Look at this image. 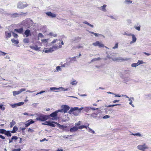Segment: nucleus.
I'll use <instances>...</instances> for the list:
<instances>
[{
	"instance_id": "38",
	"label": "nucleus",
	"mask_w": 151,
	"mask_h": 151,
	"mask_svg": "<svg viewBox=\"0 0 151 151\" xmlns=\"http://www.w3.org/2000/svg\"><path fill=\"white\" fill-rule=\"evenodd\" d=\"M84 128L87 129V127L86 126H85V125H82V126H79L78 127V129H82Z\"/></svg>"
},
{
	"instance_id": "32",
	"label": "nucleus",
	"mask_w": 151,
	"mask_h": 151,
	"mask_svg": "<svg viewBox=\"0 0 151 151\" xmlns=\"http://www.w3.org/2000/svg\"><path fill=\"white\" fill-rule=\"evenodd\" d=\"M84 24H87V25H88L90 27H91L92 28H93V25L91 24L90 23H89L88 22H87L86 21H85L84 22H83Z\"/></svg>"
},
{
	"instance_id": "9",
	"label": "nucleus",
	"mask_w": 151,
	"mask_h": 151,
	"mask_svg": "<svg viewBox=\"0 0 151 151\" xmlns=\"http://www.w3.org/2000/svg\"><path fill=\"white\" fill-rule=\"evenodd\" d=\"M137 148L140 150H144L147 148L145 145V144H144L143 145H140L137 146Z\"/></svg>"
},
{
	"instance_id": "47",
	"label": "nucleus",
	"mask_w": 151,
	"mask_h": 151,
	"mask_svg": "<svg viewBox=\"0 0 151 151\" xmlns=\"http://www.w3.org/2000/svg\"><path fill=\"white\" fill-rule=\"evenodd\" d=\"M138 65L137 64V63H133V64H132L131 65L132 67H136L137 66H138Z\"/></svg>"
},
{
	"instance_id": "42",
	"label": "nucleus",
	"mask_w": 151,
	"mask_h": 151,
	"mask_svg": "<svg viewBox=\"0 0 151 151\" xmlns=\"http://www.w3.org/2000/svg\"><path fill=\"white\" fill-rule=\"evenodd\" d=\"M6 54V53L1 51L0 50V56H4Z\"/></svg>"
},
{
	"instance_id": "33",
	"label": "nucleus",
	"mask_w": 151,
	"mask_h": 151,
	"mask_svg": "<svg viewBox=\"0 0 151 151\" xmlns=\"http://www.w3.org/2000/svg\"><path fill=\"white\" fill-rule=\"evenodd\" d=\"M4 134L8 136H9V137H11V134L9 131H6V132H5V133H4Z\"/></svg>"
},
{
	"instance_id": "7",
	"label": "nucleus",
	"mask_w": 151,
	"mask_h": 151,
	"mask_svg": "<svg viewBox=\"0 0 151 151\" xmlns=\"http://www.w3.org/2000/svg\"><path fill=\"white\" fill-rule=\"evenodd\" d=\"M92 44L95 46H99V47H104V45L99 41H96V42L93 43Z\"/></svg>"
},
{
	"instance_id": "25",
	"label": "nucleus",
	"mask_w": 151,
	"mask_h": 151,
	"mask_svg": "<svg viewBox=\"0 0 151 151\" xmlns=\"http://www.w3.org/2000/svg\"><path fill=\"white\" fill-rule=\"evenodd\" d=\"M70 65V63L69 62H66L63 64L61 65L60 67H65L67 66Z\"/></svg>"
},
{
	"instance_id": "43",
	"label": "nucleus",
	"mask_w": 151,
	"mask_h": 151,
	"mask_svg": "<svg viewBox=\"0 0 151 151\" xmlns=\"http://www.w3.org/2000/svg\"><path fill=\"white\" fill-rule=\"evenodd\" d=\"M44 37L43 35L41 33H39L38 35V40H39V38H42Z\"/></svg>"
},
{
	"instance_id": "5",
	"label": "nucleus",
	"mask_w": 151,
	"mask_h": 151,
	"mask_svg": "<svg viewBox=\"0 0 151 151\" xmlns=\"http://www.w3.org/2000/svg\"><path fill=\"white\" fill-rule=\"evenodd\" d=\"M31 21L29 20H25L22 22V24L27 28H29L30 25V23Z\"/></svg>"
},
{
	"instance_id": "8",
	"label": "nucleus",
	"mask_w": 151,
	"mask_h": 151,
	"mask_svg": "<svg viewBox=\"0 0 151 151\" xmlns=\"http://www.w3.org/2000/svg\"><path fill=\"white\" fill-rule=\"evenodd\" d=\"M61 107L64 113H66L70 109V107L66 105H63L61 106Z\"/></svg>"
},
{
	"instance_id": "59",
	"label": "nucleus",
	"mask_w": 151,
	"mask_h": 151,
	"mask_svg": "<svg viewBox=\"0 0 151 151\" xmlns=\"http://www.w3.org/2000/svg\"><path fill=\"white\" fill-rule=\"evenodd\" d=\"M110 116L108 115H106L103 116V118L104 119H106L110 118Z\"/></svg>"
},
{
	"instance_id": "50",
	"label": "nucleus",
	"mask_w": 151,
	"mask_h": 151,
	"mask_svg": "<svg viewBox=\"0 0 151 151\" xmlns=\"http://www.w3.org/2000/svg\"><path fill=\"white\" fill-rule=\"evenodd\" d=\"M145 63L142 60H138L137 62L138 65H139L141 64L144 63Z\"/></svg>"
},
{
	"instance_id": "51",
	"label": "nucleus",
	"mask_w": 151,
	"mask_h": 151,
	"mask_svg": "<svg viewBox=\"0 0 151 151\" xmlns=\"http://www.w3.org/2000/svg\"><path fill=\"white\" fill-rule=\"evenodd\" d=\"M129 101H130V102L129 103V104L130 105H131L133 107H134V105L132 104V100L131 99H129Z\"/></svg>"
},
{
	"instance_id": "58",
	"label": "nucleus",
	"mask_w": 151,
	"mask_h": 151,
	"mask_svg": "<svg viewBox=\"0 0 151 151\" xmlns=\"http://www.w3.org/2000/svg\"><path fill=\"white\" fill-rule=\"evenodd\" d=\"M28 132H29L33 133L34 131L33 129L29 128L28 129Z\"/></svg>"
},
{
	"instance_id": "19",
	"label": "nucleus",
	"mask_w": 151,
	"mask_h": 151,
	"mask_svg": "<svg viewBox=\"0 0 151 151\" xmlns=\"http://www.w3.org/2000/svg\"><path fill=\"white\" fill-rule=\"evenodd\" d=\"M27 123L25 124V127H27L30 125V124L33 123L34 121L32 119L29 120L27 122Z\"/></svg>"
},
{
	"instance_id": "23",
	"label": "nucleus",
	"mask_w": 151,
	"mask_h": 151,
	"mask_svg": "<svg viewBox=\"0 0 151 151\" xmlns=\"http://www.w3.org/2000/svg\"><path fill=\"white\" fill-rule=\"evenodd\" d=\"M14 31L20 34H21L23 32V28H21L20 29H14Z\"/></svg>"
},
{
	"instance_id": "15",
	"label": "nucleus",
	"mask_w": 151,
	"mask_h": 151,
	"mask_svg": "<svg viewBox=\"0 0 151 151\" xmlns=\"http://www.w3.org/2000/svg\"><path fill=\"white\" fill-rule=\"evenodd\" d=\"M130 36H132V40L130 42V43L132 44L135 42L137 40V38L133 34H131Z\"/></svg>"
},
{
	"instance_id": "37",
	"label": "nucleus",
	"mask_w": 151,
	"mask_h": 151,
	"mask_svg": "<svg viewBox=\"0 0 151 151\" xmlns=\"http://www.w3.org/2000/svg\"><path fill=\"white\" fill-rule=\"evenodd\" d=\"M23 42L24 43H28L29 42V40L28 38H26L23 40Z\"/></svg>"
},
{
	"instance_id": "29",
	"label": "nucleus",
	"mask_w": 151,
	"mask_h": 151,
	"mask_svg": "<svg viewBox=\"0 0 151 151\" xmlns=\"http://www.w3.org/2000/svg\"><path fill=\"white\" fill-rule=\"evenodd\" d=\"M11 41L12 43L15 44H17L19 43V42L17 40H15L13 39L11 40Z\"/></svg>"
},
{
	"instance_id": "3",
	"label": "nucleus",
	"mask_w": 151,
	"mask_h": 151,
	"mask_svg": "<svg viewBox=\"0 0 151 151\" xmlns=\"http://www.w3.org/2000/svg\"><path fill=\"white\" fill-rule=\"evenodd\" d=\"M28 6L26 2L19 1L17 4V7L20 9H23L27 7Z\"/></svg>"
},
{
	"instance_id": "22",
	"label": "nucleus",
	"mask_w": 151,
	"mask_h": 151,
	"mask_svg": "<svg viewBox=\"0 0 151 151\" xmlns=\"http://www.w3.org/2000/svg\"><path fill=\"white\" fill-rule=\"evenodd\" d=\"M30 48L32 49L35 50L37 51L39 50L40 47H38L37 45H35V46H31L30 47Z\"/></svg>"
},
{
	"instance_id": "64",
	"label": "nucleus",
	"mask_w": 151,
	"mask_h": 151,
	"mask_svg": "<svg viewBox=\"0 0 151 151\" xmlns=\"http://www.w3.org/2000/svg\"><path fill=\"white\" fill-rule=\"evenodd\" d=\"M18 139V137L16 136H13L12 138V140L15 139L17 140Z\"/></svg>"
},
{
	"instance_id": "6",
	"label": "nucleus",
	"mask_w": 151,
	"mask_h": 151,
	"mask_svg": "<svg viewBox=\"0 0 151 151\" xmlns=\"http://www.w3.org/2000/svg\"><path fill=\"white\" fill-rule=\"evenodd\" d=\"M26 89L25 88H23L20 89L18 91H13V95L15 96L16 95H18L21 93L22 92L26 91Z\"/></svg>"
},
{
	"instance_id": "2",
	"label": "nucleus",
	"mask_w": 151,
	"mask_h": 151,
	"mask_svg": "<svg viewBox=\"0 0 151 151\" xmlns=\"http://www.w3.org/2000/svg\"><path fill=\"white\" fill-rule=\"evenodd\" d=\"M107 57L109 59H111L114 61H127L129 60V59L127 58H123L121 57L111 58L109 55H107Z\"/></svg>"
},
{
	"instance_id": "12",
	"label": "nucleus",
	"mask_w": 151,
	"mask_h": 151,
	"mask_svg": "<svg viewBox=\"0 0 151 151\" xmlns=\"http://www.w3.org/2000/svg\"><path fill=\"white\" fill-rule=\"evenodd\" d=\"M24 102H23L15 103L14 104L11 105V106L13 108L17 107V106H20L23 105Z\"/></svg>"
},
{
	"instance_id": "13",
	"label": "nucleus",
	"mask_w": 151,
	"mask_h": 151,
	"mask_svg": "<svg viewBox=\"0 0 151 151\" xmlns=\"http://www.w3.org/2000/svg\"><path fill=\"white\" fill-rule=\"evenodd\" d=\"M106 6L107 5H106L104 4L102 6L99 7L98 9H99L105 12L106 11Z\"/></svg>"
},
{
	"instance_id": "1",
	"label": "nucleus",
	"mask_w": 151,
	"mask_h": 151,
	"mask_svg": "<svg viewBox=\"0 0 151 151\" xmlns=\"http://www.w3.org/2000/svg\"><path fill=\"white\" fill-rule=\"evenodd\" d=\"M81 110H80V108L78 107H75L74 108H71L70 110L68 111L69 114H73L75 116L79 115L80 113Z\"/></svg>"
},
{
	"instance_id": "41",
	"label": "nucleus",
	"mask_w": 151,
	"mask_h": 151,
	"mask_svg": "<svg viewBox=\"0 0 151 151\" xmlns=\"http://www.w3.org/2000/svg\"><path fill=\"white\" fill-rule=\"evenodd\" d=\"M88 129H89V130H88V131L89 132H91V133H93V134H94L95 133V132L93 130H92L91 128H90L88 127Z\"/></svg>"
},
{
	"instance_id": "14",
	"label": "nucleus",
	"mask_w": 151,
	"mask_h": 151,
	"mask_svg": "<svg viewBox=\"0 0 151 151\" xmlns=\"http://www.w3.org/2000/svg\"><path fill=\"white\" fill-rule=\"evenodd\" d=\"M55 124H57L58 126L60 129H62L64 130H65L67 128V127L66 126H63L61 125L60 124L58 123L57 122L55 123Z\"/></svg>"
},
{
	"instance_id": "11",
	"label": "nucleus",
	"mask_w": 151,
	"mask_h": 151,
	"mask_svg": "<svg viewBox=\"0 0 151 151\" xmlns=\"http://www.w3.org/2000/svg\"><path fill=\"white\" fill-rule=\"evenodd\" d=\"M25 14L26 13H23L22 12L20 13V14H18L17 13L13 14H10V16L12 18H15L19 17L20 15H22Z\"/></svg>"
},
{
	"instance_id": "36",
	"label": "nucleus",
	"mask_w": 151,
	"mask_h": 151,
	"mask_svg": "<svg viewBox=\"0 0 151 151\" xmlns=\"http://www.w3.org/2000/svg\"><path fill=\"white\" fill-rule=\"evenodd\" d=\"M120 105V104H114V105H110L108 106L105 105V107H114L115 106H117V105Z\"/></svg>"
},
{
	"instance_id": "45",
	"label": "nucleus",
	"mask_w": 151,
	"mask_h": 151,
	"mask_svg": "<svg viewBox=\"0 0 151 151\" xmlns=\"http://www.w3.org/2000/svg\"><path fill=\"white\" fill-rule=\"evenodd\" d=\"M77 82L75 80H74L70 83L71 84L73 85H76L77 83Z\"/></svg>"
},
{
	"instance_id": "63",
	"label": "nucleus",
	"mask_w": 151,
	"mask_h": 151,
	"mask_svg": "<svg viewBox=\"0 0 151 151\" xmlns=\"http://www.w3.org/2000/svg\"><path fill=\"white\" fill-rule=\"evenodd\" d=\"M56 111L57 113L59 112H63V111L62 109H61L58 110Z\"/></svg>"
},
{
	"instance_id": "39",
	"label": "nucleus",
	"mask_w": 151,
	"mask_h": 151,
	"mask_svg": "<svg viewBox=\"0 0 151 151\" xmlns=\"http://www.w3.org/2000/svg\"><path fill=\"white\" fill-rule=\"evenodd\" d=\"M132 135L134 136H137L139 137H142V135L140 134L139 133H137L135 134H132Z\"/></svg>"
},
{
	"instance_id": "20",
	"label": "nucleus",
	"mask_w": 151,
	"mask_h": 151,
	"mask_svg": "<svg viewBox=\"0 0 151 151\" xmlns=\"http://www.w3.org/2000/svg\"><path fill=\"white\" fill-rule=\"evenodd\" d=\"M83 109L85 111L87 112L89 111L90 110V107H81L80 108V110H81L82 109Z\"/></svg>"
},
{
	"instance_id": "55",
	"label": "nucleus",
	"mask_w": 151,
	"mask_h": 151,
	"mask_svg": "<svg viewBox=\"0 0 151 151\" xmlns=\"http://www.w3.org/2000/svg\"><path fill=\"white\" fill-rule=\"evenodd\" d=\"M0 109H1V110L4 111L5 109V108L2 105H0Z\"/></svg>"
},
{
	"instance_id": "56",
	"label": "nucleus",
	"mask_w": 151,
	"mask_h": 151,
	"mask_svg": "<svg viewBox=\"0 0 151 151\" xmlns=\"http://www.w3.org/2000/svg\"><path fill=\"white\" fill-rule=\"evenodd\" d=\"M77 40V39L76 38H73L70 40V41L72 42H73L74 41H76Z\"/></svg>"
},
{
	"instance_id": "54",
	"label": "nucleus",
	"mask_w": 151,
	"mask_h": 151,
	"mask_svg": "<svg viewBox=\"0 0 151 151\" xmlns=\"http://www.w3.org/2000/svg\"><path fill=\"white\" fill-rule=\"evenodd\" d=\"M49 121H46L44 123H42V124L43 125H48L49 123Z\"/></svg>"
},
{
	"instance_id": "18",
	"label": "nucleus",
	"mask_w": 151,
	"mask_h": 151,
	"mask_svg": "<svg viewBox=\"0 0 151 151\" xmlns=\"http://www.w3.org/2000/svg\"><path fill=\"white\" fill-rule=\"evenodd\" d=\"M24 34L25 35L26 37L31 35L30 31L29 29H26L25 31Z\"/></svg>"
},
{
	"instance_id": "17",
	"label": "nucleus",
	"mask_w": 151,
	"mask_h": 151,
	"mask_svg": "<svg viewBox=\"0 0 151 151\" xmlns=\"http://www.w3.org/2000/svg\"><path fill=\"white\" fill-rule=\"evenodd\" d=\"M46 14L48 16L52 17H55L56 16V14L52 13L51 12H48L46 13Z\"/></svg>"
},
{
	"instance_id": "48",
	"label": "nucleus",
	"mask_w": 151,
	"mask_h": 151,
	"mask_svg": "<svg viewBox=\"0 0 151 151\" xmlns=\"http://www.w3.org/2000/svg\"><path fill=\"white\" fill-rule=\"evenodd\" d=\"M49 35L54 37H56L57 36V35L56 34L52 32H50L49 33Z\"/></svg>"
},
{
	"instance_id": "40",
	"label": "nucleus",
	"mask_w": 151,
	"mask_h": 151,
	"mask_svg": "<svg viewBox=\"0 0 151 151\" xmlns=\"http://www.w3.org/2000/svg\"><path fill=\"white\" fill-rule=\"evenodd\" d=\"M15 124V122L13 120H12V122L10 123V127H12Z\"/></svg>"
},
{
	"instance_id": "57",
	"label": "nucleus",
	"mask_w": 151,
	"mask_h": 151,
	"mask_svg": "<svg viewBox=\"0 0 151 151\" xmlns=\"http://www.w3.org/2000/svg\"><path fill=\"white\" fill-rule=\"evenodd\" d=\"M71 60V61H76V57H75L73 58H69Z\"/></svg>"
},
{
	"instance_id": "21",
	"label": "nucleus",
	"mask_w": 151,
	"mask_h": 151,
	"mask_svg": "<svg viewBox=\"0 0 151 151\" xmlns=\"http://www.w3.org/2000/svg\"><path fill=\"white\" fill-rule=\"evenodd\" d=\"M78 128L77 127L74 126L73 127V128H71L70 129V132H75L77 131V130H78Z\"/></svg>"
},
{
	"instance_id": "49",
	"label": "nucleus",
	"mask_w": 151,
	"mask_h": 151,
	"mask_svg": "<svg viewBox=\"0 0 151 151\" xmlns=\"http://www.w3.org/2000/svg\"><path fill=\"white\" fill-rule=\"evenodd\" d=\"M140 27H141L140 26H139L138 27H137L135 26H134V27L135 28V29L136 30H137L139 31L140 30Z\"/></svg>"
},
{
	"instance_id": "34",
	"label": "nucleus",
	"mask_w": 151,
	"mask_h": 151,
	"mask_svg": "<svg viewBox=\"0 0 151 151\" xmlns=\"http://www.w3.org/2000/svg\"><path fill=\"white\" fill-rule=\"evenodd\" d=\"M51 48L52 49V50H53V51L56 50L58 48V46L54 45Z\"/></svg>"
},
{
	"instance_id": "35",
	"label": "nucleus",
	"mask_w": 151,
	"mask_h": 151,
	"mask_svg": "<svg viewBox=\"0 0 151 151\" xmlns=\"http://www.w3.org/2000/svg\"><path fill=\"white\" fill-rule=\"evenodd\" d=\"M124 3L126 4H130L132 3V1L130 0H125Z\"/></svg>"
},
{
	"instance_id": "28",
	"label": "nucleus",
	"mask_w": 151,
	"mask_h": 151,
	"mask_svg": "<svg viewBox=\"0 0 151 151\" xmlns=\"http://www.w3.org/2000/svg\"><path fill=\"white\" fill-rule=\"evenodd\" d=\"M56 123V122H50L49 121L48 125L51 127H55V125L54 124V123L55 124Z\"/></svg>"
},
{
	"instance_id": "26",
	"label": "nucleus",
	"mask_w": 151,
	"mask_h": 151,
	"mask_svg": "<svg viewBox=\"0 0 151 151\" xmlns=\"http://www.w3.org/2000/svg\"><path fill=\"white\" fill-rule=\"evenodd\" d=\"M18 130V128L16 126H14L13 128V130L11 131L12 133H14L16 132Z\"/></svg>"
},
{
	"instance_id": "46",
	"label": "nucleus",
	"mask_w": 151,
	"mask_h": 151,
	"mask_svg": "<svg viewBox=\"0 0 151 151\" xmlns=\"http://www.w3.org/2000/svg\"><path fill=\"white\" fill-rule=\"evenodd\" d=\"M50 90L51 91H53L54 90H59V88H56V87H51L50 88Z\"/></svg>"
},
{
	"instance_id": "30",
	"label": "nucleus",
	"mask_w": 151,
	"mask_h": 151,
	"mask_svg": "<svg viewBox=\"0 0 151 151\" xmlns=\"http://www.w3.org/2000/svg\"><path fill=\"white\" fill-rule=\"evenodd\" d=\"M101 58H100V57H98L97 58H94L93 59H92L91 61V62H92L94 61H98L101 60Z\"/></svg>"
},
{
	"instance_id": "10",
	"label": "nucleus",
	"mask_w": 151,
	"mask_h": 151,
	"mask_svg": "<svg viewBox=\"0 0 151 151\" xmlns=\"http://www.w3.org/2000/svg\"><path fill=\"white\" fill-rule=\"evenodd\" d=\"M57 113L56 111L55 112L51 114L49 116H50L51 117H53V118H52V119L53 120L57 119Z\"/></svg>"
},
{
	"instance_id": "4",
	"label": "nucleus",
	"mask_w": 151,
	"mask_h": 151,
	"mask_svg": "<svg viewBox=\"0 0 151 151\" xmlns=\"http://www.w3.org/2000/svg\"><path fill=\"white\" fill-rule=\"evenodd\" d=\"M49 116L48 115L40 114L39 115L38 117L36 118V119L41 121H44L48 119Z\"/></svg>"
},
{
	"instance_id": "61",
	"label": "nucleus",
	"mask_w": 151,
	"mask_h": 151,
	"mask_svg": "<svg viewBox=\"0 0 151 151\" xmlns=\"http://www.w3.org/2000/svg\"><path fill=\"white\" fill-rule=\"evenodd\" d=\"M58 41V40L56 39V40H54L51 43L52 44H54L56 42H57Z\"/></svg>"
},
{
	"instance_id": "31",
	"label": "nucleus",
	"mask_w": 151,
	"mask_h": 151,
	"mask_svg": "<svg viewBox=\"0 0 151 151\" xmlns=\"http://www.w3.org/2000/svg\"><path fill=\"white\" fill-rule=\"evenodd\" d=\"M68 89V88H65L62 87L59 88V90H60V91H67Z\"/></svg>"
},
{
	"instance_id": "60",
	"label": "nucleus",
	"mask_w": 151,
	"mask_h": 151,
	"mask_svg": "<svg viewBox=\"0 0 151 151\" xmlns=\"http://www.w3.org/2000/svg\"><path fill=\"white\" fill-rule=\"evenodd\" d=\"M45 91H40V92L37 93L36 95H38V94H41L42 93H45Z\"/></svg>"
},
{
	"instance_id": "53",
	"label": "nucleus",
	"mask_w": 151,
	"mask_h": 151,
	"mask_svg": "<svg viewBox=\"0 0 151 151\" xmlns=\"http://www.w3.org/2000/svg\"><path fill=\"white\" fill-rule=\"evenodd\" d=\"M97 115V114L94 113L91 114V116L93 117H96V116Z\"/></svg>"
},
{
	"instance_id": "27",
	"label": "nucleus",
	"mask_w": 151,
	"mask_h": 151,
	"mask_svg": "<svg viewBox=\"0 0 151 151\" xmlns=\"http://www.w3.org/2000/svg\"><path fill=\"white\" fill-rule=\"evenodd\" d=\"M56 70L54 71L55 72H59L62 70V69L61 68V67L60 66H57L56 68Z\"/></svg>"
},
{
	"instance_id": "52",
	"label": "nucleus",
	"mask_w": 151,
	"mask_h": 151,
	"mask_svg": "<svg viewBox=\"0 0 151 151\" xmlns=\"http://www.w3.org/2000/svg\"><path fill=\"white\" fill-rule=\"evenodd\" d=\"M5 132H6L5 130L3 129H0V133L4 134Z\"/></svg>"
},
{
	"instance_id": "16",
	"label": "nucleus",
	"mask_w": 151,
	"mask_h": 151,
	"mask_svg": "<svg viewBox=\"0 0 151 151\" xmlns=\"http://www.w3.org/2000/svg\"><path fill=\"white\" fill-rule=\"evenodd\" d=\"M6 38L7 40L10 38L12 36L11 32L9 31H6L5 32Z\"/></svg>"
},
{
	"instance_id": "62",
	"label": "nucleus",
	"mask_w": 151,
	"mask_h": 151,
	"mask_svg": "<svg viewBox=\"0 0 151 151\" xmlns=\"http://www.w3.org/2000/svg\"><path fill=\"white\" fill-rule=\"evenodd\" d=\"M118 46V43H117L115 44V46L113 47V48L115 49L117 48Z\"/></svg>"
},
{
	"instance_id": "24",
	"label": "nucleus",
	"mask_w": 151,
	"mask_h": 151,
	"mask_svg": "<svg viewBox=\"0 0 151 151\" xmlns=\"http://www.w3.org/2000/svg\"><path fill=\"white\" fill-rule=\"evenodd\" d=\"M44 51L45 53H49L53 52V50H52L51 48H50L49 49H45Z\"/></svg>"
},
{
	"instance_id": "44",
	"label": "nucleus",
	"mask_w": 151,
	"mask_h": 151,
	"mask_svg": "<svg viewBox=\"0 0 151 151\" xmlns=\"http://www.w3.org/2000/svg\"><path fill=\"white\" fill-rule=\"evenodd\" d=\"M94 35L96 37H98V36H103V37H104V36L100 34H97L96 33H94Z\"/></svg>"
}]
</instances>
